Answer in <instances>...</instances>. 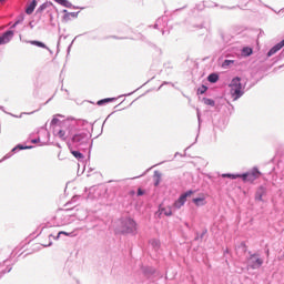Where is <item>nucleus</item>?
Instances as JSON below:
<instances>
[{
    "label": "nucleus",
    "instance_id": "28",
    "mask_svg": "<svg viewBox=\"0 0 284 284\" xmlns=\"http://www.w3.org/2000/svg\"><path fill=\"white\" fill-rule=\"evenodd\" d=\"M150 244L153 247V250H160L161 248V241L160 240L152 239L150 241Z\"/></svg>",
    "mask_w": 284,
    "mask_h": 284
},
{
    "label": "nucleus",
    "instance_id": "20",
    "mask_svg": "<svg viewBox=\"0 0 284 284\" xmlns=\"http://www.w3.org/2000/svg\"><path fill=\"white\" fill-rule=\"evenodd\" d=\"M237 1V8H241V9H243V8H247V3H250V1H252V0H236ZM253 1H255V3H262V1L261 0H253Z\"/></svg>",
    "mask_w": 284,
    "mask_h": 284
},
{
    "label": "nucleus",
    "instance_id": "16",
    "mask_svg": "<svg viewBox=\"0 0 284 284\" xmlns=\"http://www.w3.org/2000/svg\"><path fill=\"white\" fill-rule=\"evenodd\" d=\"M192 203H194V205H196V207H203L204 205H207V201H205V196L194 197L192 200Z\"/></svg>",
    "mask_w": 284,
    "mask_h": 284
},
{
    "label": "nucleus",
    "instance_id": "27",
    "mask_svg": "<svg viewBox=\"0 0 284 284\" xmlns=\"http://www.w3.org/2000/svg\"><path fill=\"white\" fill-rule=\"evenodd\" d=\"M209 83H217L219 82V74L217 73H211L207 75Z\"/></svg>",
    "mask_w": 284,
    "mask_h": 284
},
{
    "label": "nucleus",
    "instance_id": "64",
    "mask_svg": "<svg viewBox=\"0 0 284 284\" xmlns=\"http://www.w3.org/2000/svg\"><path fill=\"white\" fill-rule=\"evenodd\" d=\"M34 113V111L33 112H31V113H29V114H33Z\"/></svg>",
    "mask_w": 284,
    "mask_h": 284
},
{
    "label": "nucleus",
    "instance_id": "45",
    "mask_svg": "<svg viewBox=\"0 0 284 284\" xmlns=\"http://www.w3.org/2000/svg\"><path fill=\"white\" fill-rule=\"evenodd\" d=\"M41 142V138H36L31 140V143L37 144Z\"/></svg>",
    "mask_w": 284,
    "mask_h": 284
},
{
    "label": "nucleus",
    "instance_id": "29",
    "mask_svg": "<svg viewBox=\"0 0 284 284\" xmlns=\"http://www.w3.org/2000/svg\"><path fill=\"white\" fill-rule=\"evenodd\" d=\"M203 103L205 105H210L211 108H214V105H216V101L210 98H203Z\"/></svg>",
    "mask_w": 284,
    "mask_h": 284
},
{
    "label": "nucleus",
    "instance_id": "34",
    "mask_svg": "<svg viewBox=\"0 0 284 284\" xmlns=\"http://www.w3.org/2000/svg\"><path fill=\"white\" fill-rule=\"evenodd\" d=\"M192 194H194V191L189 190V191L182 193L181 196L187 201V197H190Z\"/></svg>",
    "mask_w": 284,
    "mask_h": 284
},
{
    "label": "nucleus",
    "instance_id": "5",
    "mask_svg": "<svg viewBox=\"0 0 284 284\" xmlns=\"http://www.w3.org/2000/svg\"><path fill=\"white\" fill-rule=\"evenodd\" d=\"M247 267L250 270H261V267H263V258H261V254L248 251Z\"/></svg>",
    "mask_w": 284,
    "mask_h": 284
},
{
    "label": "nucleus",
    "instance_id": "48",
    "mask_svg": "<svg viewBox=\"0 0 284 284\" xmlns=\"http://www.w3.org/2000/svg\"><path fill=\"white\" fill-rule=\"evenodd\" d=\"M185 8H187V6H184V7H182V8H179V9H176V10L173 11V12H181V10H185Z\"/></svg>",
    "mask_w": 284,
    "mask_h": 284
},
{
    "label": "nucleus",
    "instance_id": "40",
    "mask_svg": "<svg viewBox=\"0 0 284 284\" xmlns=\"http://www.w3.org/2000/svg\"><path fill=\"white\" fill-rule=\"evenodd\" d=\"M193 28H196V30H203V28H205V24L204 23L193 24Z\"/></svg>",
    "mask_w": 284,
    "mask_h": 284
},
{
    "label": "nucleus",
    "instance_id": "58",
    "mask_svg": "<svg viewBox=\"0 0 284 284\" xmlns=\"http://www.w3.org/2000/svg\"><path fill=\"white\" fill-rule=\"evenodd\" d=\"M266 256H270V248L265 251Z\"/></svg>",
    "mask_w": 284,
    "mask_h": 284
},
{
    "label": "nucleus",
    "instance_id": "12",
    "mask_svg": "<svg viewBox=\"0 0 284 284\" xmlns=\"http://www.w3.org/2000/svg\"><path fill=\"white\" fill-rule=\"evenodd\" d=\"M63 12V21H65V23H68V21H72V19H78L79 18V11L77 12H70L68 11V9L62 10Z\"/></svg>",
    "mask_w": 284,
    "mask_h": 284
},
{
    "label": "nucleus",
    "instance_id": "2",
    "mask_svg": "<svg viewBox=\"0 0 284 284\" xmlns=\"http://www.w3.org/2000/svg\"><path fill=\"white\" fill-rule=\"evenodd\" d=\"M118 232L122 236H136L139 234V223L130 216L122 217L120 219Z\"/></svg>",
    "mask_w": 284,
    "mask_h": 284
},
{
    "label": "nucleus",
    "instance_id": "32",
    "mask_svg": "<svg viewBox=\"0 0 284 284\" xmlns=\"http://www.w3.org/2000/svg\"><path fill=\"white\" fill-rule=\"evenodd\" d=\"M207 92V85L202 84L199 89H197V94H205Z\"/></svg>",
    "mask_w": 284,
    "mask_h": 284
},
{
    "label": "nucleus",
    "instance_id": "6",
    "mask_svg": "<svg viewBox=\"0 0 284 284\" xmlns=\"http://www.w3.org/2000/svg\"><path fill=\"white\" fill-rule=\"evenodd\" d=\"M141 272L148 281H154L159 275V271L154 266L142 265Z\"/></svg>",
    "mask_w": 284,
    "mask_h": 284
},
{
    "label": "nucleus",
    "instance_id": "53",
    "mask_svg": "<svg viewBox=\"0 0 284 284\" xmlns=\"http://www.w3.org/2000/svg\"><path fill=\"white\" fill-rule=\"evenodd\" d=\"M50 22L52 23V21L54 20V17L52 16V13H50Z\"/></svg>",
    "mask_w": 284,
    "mask_h": 284
},
{
    "label": "nucleus",
    "instance_id": "54",
    "mask_svg": "<svg viewBox=\"0 0 284 284\" xmlns=\"http://www.w3.org/2000/svg\"><path fill=\"white\" fill-rule=\"evenodd\" d=\"M110 39H123V38H119L116 36H111Z\"/></svg>",
    "mask_w": 284,
    "mask_h": 284
},
{
    "label": "nucleus",
    "instance_id": "57",
    "mask_svg": "<svg viewBox=\"0 0 284 284\" xmlns=\"http://www.w3.org/2000/svg\"><path fill=\"white\" fill-rule=\"evenodd\" d=\"M174 156H183V154L176 152V153L174 154Z\"/></svg>",
    "mask_w": 284,
    "mask_h": 284
},
{
    "label": "nucleus",
    "instance_id": "55",
    "mask_svg": "<svg viewBox=\"0 0 284 284\" xmlns=\"http://www.w3.org/2000/svg\"><path fill=\"white\" fill-rule=\"evenodd\" d=\"M29 27L31 28V30L34 28V24H32V21L29 22Z\"/></svg>",
    "mask_w": 284,
    "mask_h": 284
},
{
    "label": "nucleus",
    "instance_id": "14",
    "mask_svg": "<svg viewBox=\"0 0 284 284\" xmlns=\"http://www.w3.org/2000/svg\"><path fill=\"white\" fill-rule=\"evenodd\" d=\"M37 6H39V1L32 0L24 9L26 14H32L37 10Z\"/></svg>",
    "mask_w": 284,
    "mask_h": 284
},
{
    "label": "nucleus",
    "instance_id": "51",
    "mask_svg": "<svg viewBox=\"0 0 284 284\" xmlns=\"http://www.w3.org/2000/svg\"><path fill=\"white\" fill-rule=\"evenodd\" d=\"M52 241L49 242V244H45L44 247H51Z\"/></svg>",
    "mask_w": 284,
    "mask_h": 284
},
{
    "label": "nucleus",
    "instance_id": "18",
    "mask_svg": "<svg viewBox=\"0 0 284 284\" xmlns=\"http://www.w3.org/2000/svg\"><path fill=\"white\" fill-rule=\"evenodd\" d=\"M32 145H23V144H17L12 150L11 152L13 154H17V152H21V150H32Z\"/></svg>",
    "mask_w": 284,
    "mask_h": 284
},
{
    "label": "nucleus",
    "instance_id": "41",
    "mask_svg": "<svg viewBox=\"0 0 284 284\" xmlns=\"http://www.w3.org/2000/svg\"><path fill=\"white\" fill-rule=\"evenodd\" d=\"M58 233H59V236H61V235H63V236H72V233H68L65 231H60Z\"/></svg>",
    "mask_w": 284,
    "mask_h": 284
},
{
    "label": "nucleus",
    "instance_id": "46",
    "mask_svg": "<svg viewBox=\"0 0 284 284\" xmlns=\"http://www.w3.org/2000/svg\"><path fill=\"white\" fill-rule=\"evenodd\" d=\"M62 39H68V36H60V38H59V41H58V48H59V45H61V40Z\"/></svg>",
    "mask_w": 284,
    "mask_h": 284
},
{
    "label": "nucleus",
    "instance_id": "25",
    "mask_svg": "<svg viewBox=\"0 0 284 284\" xmlns=\"http://www.w3.org/2000/svg\"><path fill=\"white\" fill-rule=\"evenodd\" d=\"M160 214H164V216H172V207H159Z\"/></svg>",
    "mask_w": 284,
    "mask_h": 284
},
{
    "label": "nucleus",
    "instance_id": "1",
    "mask_svg": "<svg viewBox=\"0 0 284 284\" xmlns=\"http://www.w3.org/2000/svg\"><path fill=\"white\" fill-rule=\"evenodd\" d=\"M67 130H53L54 136H59L61 141H65L68 148H75V150L88 151L92 150V133L88 129H80L81 125H88V121H71L64 122Z\"/></svg>",
    "mask_w": 284,
    "mask_h": 284
},
{
    "label": "nucleus",
    "instance_id": "47",
    "mask_svg": "<svg viewBox=\"0 0 284 284\" xmlns=\"http://www.w3.org/2000/svg\"><path fill=\"white\" fill-rule=\"evenodd\" d=\"M241 247H243L244 252H247V244L245 242H241Z\"/></svg>",
    "mask_w": 284,
    "mask_h": 284
},
{
    "label": "nucleus",
    "instance_id": "60",
    "mask_svg": "<svg viewBox=\"0 0 284 284\" xmlns=\"http://www.w3.org/2000/svg\"><path fill=\"white\" fill-rule=\"evenodd\" d=\"M78 37H81V34L77 36V37L73 39V41H77V38H78Z\"/></svg>",
    "mask_w": 284,
    "mask_h": 284
},
{
    "label": "nucleus",
    "instance_id": "38",
    "mask_svg": "<svg viewBox=\"0 0 284 284\" xmlns=\"http://www.w3.org/2000/svg\"><path fill=\"white\" fill-rule=\"evenodd\" d=\"M236 57H239V54H230V53L225 54V59H230V60H234L236 59Z\"/></svg>",
    "mask_w": 284,
    "mask_h": 284
},
{
    "label": "nucleus",
    "instance_id": "21",
    "mask_svg": "<svg viewBox=\"0 0 284 284\" xmlns=\"http://www.w3.org/2000/svg\"><path fill=\"white\" fill-rule=\"evenodd\" d=\"M113 101H116V98H104L97 102V105H108V103H113Z\"/></svg>",
    "mask_w": 284,
    "mask_h": 284
},
{
    "label": "nucleus",
    "instance_id": "52",
    "mask_svg": "<svg viewBox=\"0 0 284 284\" xmlns=\"http://www.w3.org/2000/svg\"><path fill=\"white\" fill-rule=\"evenodd\" d=\"M19 24H17V22H14L12 26H11V30L17 28Z\"/></svg>",
    "mask_w": 284,
    "mask_h": 284
},
{
    "label": "nucleus",
    "instance_id": "11",
    "mask_svg": "<svg viewBox=\"0 0 284 284\" xmlns=\"http://www.w3.org/2000/svg\"><path fill=\"white\" fill-rule=\"evenodd\" d=\"M55 3H59V6H62L63 8H72V10H85L84 7H77L72 4L69 0H53Z\"/></svg>",
    "mask_w": 284,
    "mask_h": 284
},
{
    "label": "nucleus",
    "instance_id": "37",
    "mask_svg": "<svg viewBox=\"0 0 284 284\" xmlns=\"http://www.w3.org/2000/svg\"><path fill=\"white\" fill-rule=\"evenodd\" d=\"M196 116L199 122V128H201V110L196 109Z\"/></svg>",
    "mask_w": 284,
    "mask_h": 284
},
{
    "label": "nucleus",
    "instance_id": "56",
    "mask_svg": "<svg viewBox=\"0 0 284 284\" xmlns=\"http://www.w3.org/2000/svg\"><path fill=\"white\" fill-rule=\"evenodd\" d=\"M134 92V91H133ZM133 92H130V93H126V94H124V97H132V93Z\"/></svg>",
    "mask_w": 284,
    "mask_h": 284
},
{
    "label": "nucleus",
    "instance_id": "22",
    "mask_svg": "<svg viewBox=\"0 0 284 284\" xmlns=\"http://www.w3.org/2000/svg\"><path fill=\"white\" fill-rule=\"evenodd\" d=\"M221 176L222 179H231L232 181H235V179H241V173H224Z\"/></svg>",
    "mask_w": 284,
    "mask_h": 284
},
{
    "label": "nucleus",
    "instance_id": "19",
    "mask_svg": "<svg viewBox=\"0 0 284 284\" xmlns=\"http://www.w3.org/2000/svg\"><path fill=\"white\" fill-rule=\"evenodd\" d=\"M185 203H187V201L180 195L179 199L173 203V206L175 210H181Z\"/></svg>",
    "mask_w": 284,
    "mask_h": 284
},
{
    "label": "nucleus",
    "instance_id": "44",
    "mask_svg": "<svg viewBox=\"0 0 284 284\" xmlns=\"http://www.w3.org/2000/svg\"><path fill=\"white\" fill-rule=\"evenodd\" d=\"M49 239H54V241H59V239H61V235H59V233L57 234V236L50 234Z\"/></svg>",
    "mask_w": 284,
    "mask_h": 284
},
{
    "label": "nucleus",
    "instance_id": "33",
    "mask_svg": "<svg viewBox=\"0 0 284 284\" xmlns=\"http://www.w3.org/2000/svg\"><path fill=\"white\" fill-rule=\"evenodd\" d=\"M14 155V153L12 151H10L9 153H7L1 160L0 163H3V161H8V159H12V156Z\"/></svg>",
    "mask_w": 284,
    "mask_h": 284
},
{
    "label": "nucleus",
    "instance_id": "4",
    "mask_svg": "<svg viewBox=\"0 0 284 284\" xmlns=\"http://www.w3.org/2000/svg\"><path fill=\"white\" fill-rule=\"evenodd\" d=\"M261 176H263V173H261L258 166H253L252 170L240 173V179H242L243 183L253 184L254 181H257V179H261Z\"/></svg>",
    "mask_w": 284,
    "mask_h": 284
},
{
    "label": "nucleus",
    "instance_id": "3",
    "mask_svg": "<svg viewBox=\"0 0 284 284\" xmlns=\"http://www.w3.org/2000/svg\"><path fill=\"white\" fill-rule=\"evenodd\" d=\"M245 83L247 82L243 81L241 77H235L231 80L229 88H231L230 92L233 101H239L245 94Z\"/></svg>",
    "mask_w": 284,
    "mask_h": 284
},
{
    "label": "nucleus",
    "instance_id": "30",
    "mask_svg": "<svg viewBox=\"0 0 284 284\" xmlns=\"http://www.w3.org/2000/svg\"><path fill=\"white\" fill-rule=\"evenodd\" d=\"M23 21H26V13H20V14L16 18V26H19V24L23 23Z\"/></svg>",
    "mask_w": 284,
    "mask_h": 284
},
{
    "label": "nucleus",
    "instance_id": "31",
    "mask_svg": "<svg viewBox=\"0 0 284 284\" xmlns=\"http://www.w3.org/2000/svg\"><path fill=\"white\" fill-rule=\"evenodd\" d=\"M205 234H207V229H204L201 234L196 233L194 241H203Z\"/></svg>",
    "mask_w": 284,
    "mask_h": 284
},
{
    "label": "nucleus",
    "instance_id": "23",
    "mask_svg": "<svg viewBox=\"0 0 284 284\" xmlns=\"http://www.w3.org/2000/svg\"><path fill=\"white\" fill-rule=\"evenodd\" d=\"M254 54V50L250 47L242 48L241 55L242 57H252Z\"/></svg>",
    "mask_w": 284,
    "mask_h": 284
},
{
    "label": "nucleus",
    "instance_id": "15",
    "mask_svg": "<svg viewBox=\"0 0 284 284\" xmlns=\"http://www.w3.org/2000/svg\"><path fill=\"white\" fill-rule=\"evenodd\" d=\"M52 6H54V3L45 1L36 10V14H41L44 10H48V8H52Z\"/></svg>",
    "mask_w": 284,
    "mask_h": 284
},
{
    "label": "nucleus",
    "instance_id": "62",
    "mask_svg": "<svg viewBox=\"0 0 284 284\" xmlns=\"http://www.w3.org/2000/svg\"><path fill=\"white\" fill-rule=\"evenodd\" d=\"M105 121H108V119H105ZM105 121L103 122L102 129H103V126L105 125Z\"/></svg>",
    "mask_w": 284,
    "mask_h": 284
},
{
    "label": "nucleus",
    "instance_id": "43",
    "mask_svg": "<svg viewBox=\"0 0 284 284\" xmlns=\"http://www.w3.org/2000/svg\"><path fill=\"white\" fill-rule=\"evenodd\" d=\"M163 85H174V83L164 81V82L159 87V90H161V88H162Z\"/></svg>",
    "mask_w": 284,
    "mask_h": 284
},
{
    "label": "nucleus",
    "instance_id": "63",
    "mask_svg": "<svg viewBox=\"0 0 284 284\" xmlns=\"http://www.w3.org/2000/svg\"><path fill=\"white\" fill-rule=\"evenodd\" d=\"M0 110H3V106H0Z\"/></svg>",
    "mask_w": 284,
    "mask_h": 284
},
{
    "label": "nucleus",
    "instance_id": "17",
    "mask_svg": "<svg viewBox=\"0 0 284 284\" xmlns=\"http://www.w3.org/2000/svg\"><path fill=\"white\" fill-rule=\"evenodd\" d=\"M31 45H37V48H42L43 50H48V52H50L52 54V50H50V48H48V45L45 43H43L42 41L39 40H32L30 41Z\"/></svg>",
    "mask_w": 284,
    "mask_h": 284
},
{
    "label": "nucleus",
    "instance_id": "35",
    "mask_svg": "<svg viewBox=\"0 0 284 284\" xmlns=\"http://www.w3.org/2000/svg\"><path fill=\"white\" fill-rule=\"evenodd\" d=\"M195 10H197L199 12H203V10H205V3H197L195 6Z\"/></svg>",
    "mask_w": 284,
    "mask_h": 284
},
{
    "label": "nucleus",
    "instance_id": "61",
    "mask_svg": "<svg viewBox=\"0 0 284 284\" xmlns=\"http://www.w3.org/2000/svg\"><path fill=\"white\" fill-rule=\"evenodd\" d=\"M0 3H6V0H0Z\"/></svg>",
    "mask_w": 284,
    "mask_h": 284
},
{
    "label": "nucleus",
    "instance_id": "49",
    "mask_svg": "<svg viewBox=\"0 0 284 284\" xmlns=\"http://www.w3.org/2000/svg\"><path fill=\"white\" fill-rule=\"evenodd\" d=\"M146 173H148V171L144 172V173H142L140 176H135V178H133V179H141V176H145Z\"/></svg>",
    "mask_w": 284,
    "mask_h": 284
},
{
    "label": "nucleus",
    "instance_id": "39",
    "mask_svg": "<svg viewBox=\"0 0 284 284\" xmlns=\"http://www.w3.org/2000/svg\"><path fill=\"white\" fill-rule=\"evenodd\" d=\"M72 45H74V40H72L71 43L68 45L67 55L70 54V52H71V50H72Z\"/></svg>",
    "mask_w": 284,
    "mask_h": 284
},
{
    "label": "nucleus",
    "instance_id": "42",
    "mask_svg": "<svg viewBox=\"0 0 284 284\" xmlns=\"http://www.w3.org/2000/svg\"><path fill=\"white\" fill-rule=\"evenodd\" d=\"M138 196H143L145 194V190L143 189H138V192H136Z\"/></svg>",
    "mask_w": 284,
    "mask_h": 284
},
{
    "label": "nucleus",
    "instance_id": "7",
    "mask_svg": "<svg viewBox=\"0 0 284 284\" xmlns=\"http://www.w3.org/2000/svg\"><path fill=\"white\" fill-rule=\"evenodd\" d=\"M263 196H267V186L262 184L255 190L254 200L258 203H265Z\"/></svg>",
    "mask_w": 284,
    "mask_h": 284
},
{
    "label": "nucleus",
    "instance_id": "26",
    "mask_svg": "<svg viewBox=\"0 0 284 284\" xmlns=\"http://www.w3.org/2000/svg\"><path fill=\"white\" fill-rule=\"evenodd\" d=\"M236 63V60H230V59H225L223 62H222V68L224 70H227V68H230L231 65H235Z\"/></svg>",
    "mask_w": 284,
    "mask_h": 284
},
{
    "label": "nucleus",
    "instance_id": "9",
    "mask_svg": "<svg viewBox=\"0 0 284 284\" xmlns=\"http://www.w3.org/2000/svg\"><path fill=\"white\" fill-rule=\"evenodd\" d=\"M12 272V265H8V260H4L0 263V280L6 276V274H10Z\"/></svg>",
    "mask_w": 284,
    "mask_h": 284
},
{
    "label": "nucleus",
    "instance_id": "50",
    "mask_svg": "<svg viewBox=\"0 0 284 284\" xmlns=\"http://www.w3.org/2000/svg\"><path fill=\"white\" fill-rule=\"evenodd\" d=\"M52 99H54V97H51L49 100H47V102L44 103V105H48V103H49L50 101H52Z\"/></svg>",
    "mask_w": 284,
    "mask_h": 284
},
{
    "label": "nucleus",
    "instance_id": "8",
    "mask_svg": "<svg viewBox=\"0 0 284 284\" xmlns=\"http://www.w3.org/2000/svg\"><path fill=\"white\" fill-rule=\"evenodd\" d=\"M14 37V31L7 30L0 36V45H6V43H10Z\"/></svg>",
    "mask_w": 284,
    "mask_h": 284
},
{
    "label": "nucleus",
    "instance_id": "10",
    "mask_svg": "<svg viewBox=\"0 0 284 284\" xmlns=\"http://www.w3.org/2000/svg\"><path fill=\"white\" fill-rule=\"evenodd\" d=\"M165 26H168V18L166 16H163L155 21L154 28L155 30H159V28H161L162 34H165Z\"/></svg>",
    "mask_w": 284,
    "mask_h": 284
},
{
    "label": "nucleus",
    "instance_id": "59",
    "mask_svg": "<svg viewBox=\"0 0 284 284\" xmlns=\"http://www.w3.org/2000/svg\"><path fill=\"white\" fill-rule=\"evenodd\" d=\"M280 57H284V50H282V52L280 53Z\"/></svg>",
    "mask_w": 284,
    "mask_h": 284
},
{
    "label": "nucleus",
    "instance_id": "24",
    "mask_svg": "<svg viewBox=\"0 0 284 284\" xmlns=\"http://www.w3.org/2000/svg\"><path fill=\"white\" fill-rule=\"evenodd\" d=\"M161 178H162L161 172L154 171L153 179H154V186L155 187H159V185H161Z\"/></svg>",
    "mask_w": 284,
    "mask_h": 284
},
{
    "label": "nucleus",
    "instance_id": "36",
    "mask_svg": "<svg viewBox=\"0 0 284 284\" xmlns=\"http://www.w3.org/2000/svg\"><path fill=\"white\" fill-rule=\"evenodd\" d=\"M60 123L59 118H57V115L53 116V119L51 120V125H58Z\"/></svg>",
    "mask_w": 284,
    "mask_h": 284
},
{
    "label": "nucleus",
    "instance_id": "13",
    "mask_svg": "<svg viewBox=\"0 0 284 284\" xmlns=\"http://www.w3.org/2000/svg\"><path fill=\"white\" fill-rule=\"evenodd\" d=\"M72 156H74V159H77V161H83L85 159V156L81 153L84 152L83 150H79L77 148H69Z\"/></svg>",
    "mask_w": 284,
    "mask_h": 284
}]
</instances>
